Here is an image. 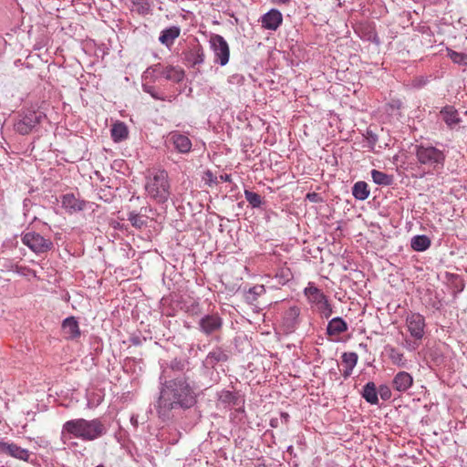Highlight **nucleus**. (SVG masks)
I'll return each mask as SVG.
<instances>
[{
  "label": "nucleus",
  "instance_id": "72a5a7b5",
  "mask_svg": "<svg viewBox=\"0 0 467 467\" xmlns=\"http://www.w3.org/2000/svg\"><path fill=\"white\" fill-rule=\"evenodd\" d=\"M128 220L131 225L137 229H141L146 225V219L134 212H130L128 214Z\"/></svg>",
  "mask_w": 467,
  "mask_h": 467
},
{
  "label": "nucleus",
  "instance_id": "aec40b11",
  "mask_svg": "<svg viewBox=\"0 0 467 467\" xmlns=\"http://www.w3.org/2000/svg\"><path fill=\"white\" fill-rule=\"evenodd\" d=\"M413 384L412 376L406 371L398 372L392 379V387L399 392L407 391Z\"/></svg>",
  "mask_w": 467,
  "mask_h": 467
},
{
  "label": "nucleus",
  "instance_id": "423d86ee",
  "mask_svg": "<svg viewBox=\"0 0 467 467\" xmlns=\"http://www.w3.org/2000/svg\"><path fill=\"white\" fill-rule=\"evenodd\" d=\"M303 293L313 311L317 312L322 317L327 319L331 317L333 314L332 305L327 296L315 283L309 282Z\"/></svg>",
  "mask_w": 467,
  "mask_h": 467
},
{
  "label": "nucleus",
  "instance_id": "393cba45",
  "mask_svg": "<svg viewBox=\"0 0 467 467\" xmlns=\"http://www.w3.org/2000/svg\"><path fill=\"white\" fill-rule=\"evenodd\" d=\"M362 398L371 405H377L379 403V397L377 388L374 382H368L362 390Z\"/></svg>",
  "mask_w": 467,
  "mask_h": 467
},
{
  "label": "nucleus",
  "instance_id": "ddd939ff",
  "mask_svg": "<svg viewBox=\"0 0 467 467\" xmlns=\"http://www.w3.org/2000/svg\"><path fill=\"white\" fill-rule=\"evenodd\" d=\"M168 141L171 143L174 149L182 154L189 153L192 150V141L185 134L180 131H171L168 135Z\"/></svg>",
  "mask_w": 467,
  "mask_h": 467
},
{
  "label": "nucleus",
  "instance_id": "c03bdc74",
  "mask_svg": "<svg viewBox=\"0 0 467 467\" xmlns=\"http://www.w3.org/2000/svg\"><path fill=\"white\" fill-rule=\"evenodd\" d=\"M97 467H103L102 465L97 466Z\"/></svg>",
  "mask_w": 467,
  "mask_h": 467
},
{
  "label": "nucleus",
  "instance_id": "7c9ffc66",
  "mask_svg": "<svg viewBox=\"0 0 467 467\" xmlns=\"http://www.w3.org/2000/svg\"><path fill=\"white\" fill-rule=\"evenodd\" d=\"M219 400L222 403L233 406H239L241 401L237 395L230 390H223L220 393Z\"/></svg>",
  "mask_w": 467,
  "mask_h": 467
},
{
  "label": "nucleus",
  "instance_id": "ea45409f",
  "mask_svg": "<svg viewBox=\"0 0 467 467\" xmlns=\"http://www.w3.org/2000/svg\"><path fill=\"white\" fill-rule=\"evenodd\" d=\"M203 180L205 183L208 184L209 186L218 183L217 177L214 176L213 172L210 171H205Z\"/></svg>",
  "mask_w": 467,
  "mask_h": 467
},
{
  "label": "nucleus",
  "instance_id": "7ed1b4c3",
  "mask_svg": "<svg viewBox=\"0 0 467 467\" xmlns=\"http://www.w3.org/2000/svg\"><path fill=\"white\" fill-rule=\"evenodd\" d=\"M145 191L151 200L157 203H164L171 195V185L167 171L151 170L146 177Z\"/></svg>",
  "mask_w": 467,
  "mask_h": 467
},
{
  "label": "nucleus",
  "instance_id": "e433bc0d",
  "mask_svg": "<svg viewBox=\"0 0 467 467\" xmlns=\"http://www.w3.org/2000/svg\"><path fill=\"white\" fill-rule=\"evenodd\" d=\"M265 286L263 285H257L249 289L246 297L248 300L254 301L257 299L258 296L265 294Z\"/></svg>",
  "mask_w": 467,
  "mask_h": 467
},
{
  "label": "nucleus",
  "instance_id": "f257e3e1",
  "mask_svg": "<svg viewBox=\"0 0 467 467\" xmlns=\"http://www.w3.org/2000/svg\"><path fill=\"white\" fill-rule=\"evenodd\" d=\"M182 369L179 363H171V368H165L160 376L161 384L157 405L159 417L163 420L171 417V410L176 409H189L196 403V392L188 379L180 376L172 379L171 371Z\"/></svg>",
  "mask_w": 467,
  "mask_h": 467
},
{
  "label": "nucleus",
  "instance_id": "c756f323",
  "mask_svg": "<svg viewBox=\"0 0 467 467\" xmlns=\"http://www.w3.org/2000/svg\"><path fill=\"white\" fill-rule=\"evenodd\" d=\"M389 358L394 365L400 368L407 367V359L405 358L404 354L396 348H389Z\"/></svg>",
  "mask_w": 467,
  "mask_h": 467
},
{
  "label": "nucleus",
  "instance_id": "4be33fe9",
  "mask_svg": "<svg viewBox=\"0 0 467 467\" xmlns=\"http://www.w3.org/2000/svg\"><path fill=\"white\" fill-rule=\"evenodd\" d=\"M348 328V327L346 321L341 317H334L327 324V334L329 337H338L342 333L346 332Z\"/></svg>",
  "mask_w": 467,
  "mask_h": 467
},
{
  "label": "nucleus",
  "instance_id": "58836bf2",
  "mask_svg": "<svg viewBox=\"0 0 467 467\" xmlns=\"http://www.w3.org/2000/svg\"><path fill=\"white\" fill-rule=\"evenodd\" d=\"M378 393L383 400H389L391 398V390L387 385H380Z\"/></svg>",
  "mask_w": 467,
  "mask_h": 467
},
{
  "label": "nucleus",
  "instance_id": "79ce46f5",
  "mask_svg": "<svg viewBox=\"0 0 467 467\" xmlns=\"http://www.w3.org/2000/svg\"><path fill=\"white\" fill-rule=\"evenodd\" d=\"M220 179L222 181L228 182V181H230V175H228V174L221 175Z\"/></svg>",
  "mask_w": 467,
  "mask_h": 467
},
{
  "label": "nucleus",
  "instance_id": "f03ea898",
  "mask_svg": "<svg viewBox=\"0 0 467 467\" xmlns=\"http://www.w3.org/2000/svg\"><path fill=\"white\" fill-rule=\"evenodd\" d=\"M107 428L100 419H75L66 421L62 426L61 440L64 443L72 438L91 441L102 437Z\"/></svg>",
  "mask_w": 467,
  "mask_h": 467
},
{
  "label": "nucleus",
  "instance_id": "2f4dec72",
  "mask_svg": "<svg viewBox=\"0 0 467 467\" xmlns=\"http://www.w3.org/2000/svg\"><path fill=\"white\" fill-rule=\"evenodd\" d=\"M447 56L452 60L453 63L467 66V54L456 52L447 47Z\"/></svg>",
  "mask_w": 467,
  "mask_h": 467
},
{
  "label": "nucleus",
  "instance_id": "5701e85b",
  "mask_svg": "<svg viewBox=\"0 0 467 467\" xmlns=\"http://www.w3.org/2000/svg\"><path fill=\"white\" fill-rule=\"evenodd\" d=\"M111 138L114 142H121L128 139L129 129L122 121H116L110 130Z\"/></svg>",
  "mask_w": 467,
  "mask_h": 467
},
{
  "label": "nucleus",
  "instance_id": "dca6fc26",
  "mask_svg": "<svg viewBox=\"0 0 467 467\" xmlns=\"http://www.w3.org/2000/svg\"><path fill=\"white\" fill-rule=\"evenodd\" d=\"M62 207L69 213H75L85 209L86 202L74 193H66L61 197Z\"/></svg>",
  "mask_w": 467,
  "mask_h": 467
},
{
  "label": "nucleus",
  "instance_id": "4468645a",
  "mask_svg": "<svg viewBox=\"0 0 467 467\" xmlns=\"http://www.w3.org/2000/svg\"><path fill=\"white\" fill-rule=\"evenodd\" d=\"M222 325L223 320L217 314L206 315L199 322L201 330L206 335H211L220 330Z\"/></svg>",
  "mask_w": 467,
  "mask_h": 467
},
{
  "label": "nucleus",
  "instance_id": "b1692460",
  "mask_svg": "<svg viewBox=\"0 0 467 467\" xmlns=\"http://www.w3.org/2000/svg\"><path fill=\"white\" fill-rule=\"evenodd\" d=\"M227 359V355L221 348L211 351L205 358L203 364L206 368H213L218 362Z\"/></svg>",
  "mask_w": 467,
  "mask_h": 467
},
{
  "label": "nucleus",
  "instance_id": "a211bd4d",
  "mask_svg": "<svg viewBox=\"0 0 467 467\" xmlns=\"http://www.w3.org/2000/svg\"><path fill=\"white\" fill-rule=\"evenodd\" d=\"M283 16L280 11L271 9L262 16V26L268 30H276L282 24Z\"/></svg>",
  "mask_w": 467,
  "mask_h": 467
},
{
  "label": "nucleus",
  "instance_id": "9b49d317",
  "mask_svg": "<svg viewBox=\"0 0 467 467\" xmlns=\"http://www.w3.org/2000/svg\"><path fill=\"white\" fill-rule=\"evenodd\" d=\"M300 307L297 306H291L284 310L281 318V327L286 334L294 332L300 323Z\"/></svg>",
  "mask_w": 467,
  "mask_h": 467
},
{
  "label": "nucleus",
  "instance_id": "cd10ccee",
  "mask_svg": "<svg viewBox=\"0 0 467 467\" xmlns=\"http://www.w3.org/2000/svg\"><path fill=\"white\" fill-rule=\"evenodd\" d=\"M369 192L368 183L362 181L356 182L352 188L353 196L360 201H364L368 198Z\"/></svg>",
  "mask_w": 467,
  "mask_h": 467
},
{
  "label": "nucleus",
  "instance_id": "a18cd8bd",
  "mask_svg": "<svg viewBox=\"0 0 467 467\" xmlns=\"http://www.w3.org/2000/svg\"><path fill=\"white\" fill-rule=\"evenodd\" d=\"M465 114L467 115V109H466V112H465Z\"/></svg>",
  "mask_w": 467,
  "mask_h": 467
},
{
  "label": "nucleus",
  "instance_id": "f3484780",
  "mask_svg": "<svg viewBox=\"0 0 467 467\" xmlns=\"http://www.w3.org/2000/svg\"><path fill=\"white\" fill-rule=\"evenodd\" d=\"M204 57L203 48L198 41H195L185 53V59L192 67L202 64Z\"/></svg>",
  "mask_w": 467,
  "mask_h": 467
},
{
  "label": "nucleus",
  "instance_id": "a878e982",
  "mask_svg": "<svg viewBox=\"0 0 467 467\" xmlns=\"http://www.w3.org/2000/svg\"><path fill=\"white\" fill-rule=\"evenodd\" d=\"M180 28L177 26H171L164 29L159 37L161 44L170 47L173 44L174 40L180 36Z\"/></svg>",
  "mask_w": 467,
  "mask_h": 467
},
{
  "label": "nucleus",
  "instance_id": "39448f33",
  "mask_svg": "<svg viewBox=\"0 0 467 467\" xmlns=\"http://www.w3.org/2000/svg\"><path fill=\"white\" fill-rule=\"evenodd\" d=\"M405 326L410 336L404 337L403 347L408 351H416L421 345L425 335V318L419 313H411L407 316Z\"/></svg>",
  "mask_w": 467,
  "mask_h": 467
},
{
  "label": "nucleus",
  "instance_id": "c9c22d12",
  "mask_svg": "<svg viewBox=\"0 0 467 467\" xmlns=\"http://www.w3.org/2000/svg\"><path fill=\"white\" fill-rule=\"evenodd\" d=\"M244 196L246 201L253 206V207H260L262 204V198L261 196L254 192L251 191H244Z\"/></svg>",
  "mask_w": 467,
  "mask_h": 467
},
{
  "label": "nucleus",
  "instance_id": "bb28decb",
  "mask_svg": "<svg viewBox=\"0 0 467 467\" xmlns=\"http://www.w3.org/2000/svg\"><path fill=\"white\" fill-rule=\"evenodd\" d=\"M372 181L380 186H389L393 182V176L378 170L371 171Z\"/></svg>",
  "mask_w": 467,
  "mask_h": 467
},
{
  "label": "nucleus",
  "instance_id": "37998d69",
  "mask_svg": "<svg viewBox=\"0 0 467 467\" xmlns=\"http://www.w3.org/2000/svg\"><path fill=\"white\" fill-rule=\"evenodd\" d=\"M281 416H282L285 420H288V418H289L288 414H287V413H285V412L281 413Z\"/></svg>",
  "mask_w": 467,
  "mask_h": 467
},
{
  "label": "nucleus",
  "instance_id": "f704fd0d",
  "mask_svg": "<svg viewBox=\"0 0 467 467\" xmlns=\"http://www.w3.org/2000/svg\"><path fill=\"white\" fill-rule=\"evenodd\" d=\"M143 80H144V83L142 84L143 91L149 93L155 99H161V100L164 99L162 96H161L158 92L155 91L154 87L149 84V82L153 80V75H151V78H148L147 80L143 78Z\"/></svg>",
  "mask_w": 467,
  "mask_h": 467
},
{
  "label": "nucleus",
  "instance_id": "412c9836",
  "mask_svg": "<svg viewBox=\"0 0 467 467\" xmlns=\"http://www.w3.org/2000/svg\"><path fill=\"white\" fill-rule=\"evenodd\" d=\"M358 360V356L356 352H345L341 356V365L343 367L342 376L348 379L351 376L354 368Z\"/></svg>",
  "mask_w": 467,
  "mask_h": 467
},
{
  "label": "nucleus",
  "instance_id": "1a4fd4ad",
  "mask_svg": "<svg viewBox=\"0 0 467 467\" xmlns=\"http://www.w3.org/2000/svg\"><path fill=\"white\" fill-rule=\"evenodd\" d=\"M209 43L214 55V62L225 66L230 57V48L226 40L220 35H213Z\"/></svg>",
  "mask_w": 467,
  "mask_h": 467
},
{
  "label": "nucleus",
  "instance_id": "6ab92c4d",
  "mask_svg": "<svg viewBox=\"0 0 467 467\" xmlns=\"http://www.w3.org/2000/svg\"><path fill=\"white\" fill-rule=\"evenodd\" d=\"M62 333L66 339H76L80 337L78 322L74 317H69L62 322Z\"/></svg>",
  "mask_w": 467,
  "mask_h": 467
},
{
  "label": "nucleus",
  "instance_id": "20e7f679",
  "mask_svg": "<svg viewBox=\"0 0 467 467\" xmlns=\"http://www.w3.org/2000/svg\"><path fill=\"white\" fill-rule=\"evenodd\" d=\"M415 157L418 163L431 173L441 171L446 161L445 151L429 143L416 145Z\"/></svg>",
  "mask_w": 467,
  "mask_h": 467
},
{
  "label": "nucleus",
  "instance_id": "4c0bfd02",
  "mask_svg": "<svg viewBox=\"0 0 467 467\" xmlns=\"http://www.w3.org/2000/svg\"><path fill=\"white\" fill-rule=\"evenodd\" d=\"M275 277L279 278V284L284 285L292 278V274L288 268H282L277 272Z\"/></svg>",
  "mask_w": 467,
  "mask_h": 467
},
{
  "label": "nucleus",
  "instance_id": "a19ab883",
  "mask_svg": "<svg viewBox=\"0 0 467 467\" xmlns=\"http://www.w3.org/2000/svg\"><path fill=\"white\" fill-rule=\"evenodd\" d=\"M291 0H270L274 5H287Z\"/></svg>",
  "mask_w": 467,
  "mask_h": 467
},
{
  "label": "nucleus",
  "instance_id": "6e6552de",
  "mask_svg": "<svg viewBox=\"0 0 467 467\" xmlns=\"http://www.w3.org/2000/svg\"><path fill=\"white\" fill-rule=\"evenodd\" d=\"M22 243L36 254H44L53 248V242L49 238L34 231L23 234Z\"/></svg>",
  "mask_w": 467,
  "mask_h": 467
},
{
  "label": "nucleus",
  "instance_id": "473e14b6",
  "mask_svg": "<svg viewBox=\"0 0 467 467\" xmlns=\"http://www.w3.org/2000/svg\"><path fill=\"white\" fill-rule=\"evenodd\" d=\"M131 11L137 12L139 14H147L150 10V5L146 0H130Z\"/></svg>",
  "mask_w": 467,
  "mask_h": 467
},
{
  "label": "nucleus",
  "instance_id": "9d476101",
  "mask_svg": "<svg viewBox=\"0 0 467 467\" xmlns=\"http://www.w3.org/2000/svg\"><path fill=\"white\" fill-rule=\"evenodd\" d=\"M45 115L40 111L28 110L15 124V130L21 135H26L41 122Z\"/></svg>",
  "mask_w": 467,
  "mask_h": 467
},
{
  "label": "nucleus",
  "instance_id": "f8f14e48",
  "mask_svg": "<svg viewBox=\"0 0 467 467\" xmlns=\"http://www.w3.org/2000/svg\"><path fill=\"white\" fill-rule=\"evenodd\" d=\"M5 454L21 461L28 462L30 452L17 444L0 439V455Z\"/></svg>",
  "mask_w": 467,
  "mask_h": 467
},
{
  "label": "nucleus",
  "instance_id": "2eb2a0df",
  "mask_svg": "<svg viewBox=\"0 0 467 467\" xmlns=\"http://www.w3.org/2000/svg\"><path fill=\"white\" fill-rule=\"evenodd\" d=\"M440 115L450 130L455 129L462 122L458 110L451 105L443 107Z\"/></svg>",
  "mask_w": 467,
  "mask_h": 467
},
{
  "label": "nucleus",
  "instance_id": "c85d7f7f",
  "mask_svg": "<svg viewBox=\"0 0 467 467\" xmlns=\"http://www.w3.org/2000/svg\"><path fill=\"white\" fill-rule=\"evenodd\" d=\"M431 240L426 235H416L411 239V248L417 252L426 251L431 246Z\"/></svg>",
  "mask_w": 467,
  "mask_h": 467
},
{
  "label": "nucleus",
  "instance_id": "0eeeda50",
  "mask_svg": "<svg viewBox=\"0 0 467 467\" xmlns=\"http://www.w3.org/2000/svg\"><path fill=\"white\" fill-rule=\"evenodd\" d=\"M155 75L156 78H163L174 83H179L184 78V71L180 67L162 66L161 64L148 67L143 75L146 80Z\"/></svg>",
  "mask_w": 467,
  "mask_h": 467
}]
</instances>
